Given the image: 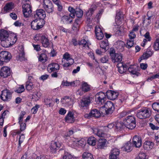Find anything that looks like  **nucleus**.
<instances>
[{
	"label": "nucleus",
	"mask_w": 159,
	"mask_h": 159,
	"mask_svg": "<svg viewBox=\"0 0 159 159\" xmlns=\"http://www.w3.org/2000/svg\"><path fill=\"white\" fill-rule=\"evenodd\" d=\"M43 6L46 12L49 14H52L54 11L53 5L50 0H43Z\"/></svg>",
	"instance_id": "obj_5"
},
{
	"label": "nucleus",
	"mask_w": 159,
	"mask_h": 159,
	"mask_svg": "<svg viewBox=\"0 0 159 159\" xmlns=\"http://www.w3.org/2000/svg\"><path fill=\"white\" fill-rule=\"evenodd\" d=\"M79 83V82L78 81L76 80L75 81L68 82L67 81H63L61 83V85L63 86H76Z\"/></svg>",
	"instance_id": "obj_30"
},
{
	"label": "nucleus",
	"mask_w": 159,
	"mask_h": 159,
	"mask_svg": "<svg viewBox=\"0 0 159 159\" xmlns=\"http://www.w3.org/2000/svg\"><path fill=\"white\" fill-rule=\"evenodd\" d=\"M41 96V93L39 92H38L33 95L32 98L34 99L35 100H38L40 98Z\"/></svg>",
	"instance_id": "obj_58"
},
{
	"label": "nucleus",
	"mask_w": 159,
	"mask_h": 159,
	"mask_svg": "<svg viewBox=\"0 0 159 159\" xmlns=\"http://www.w3.org/2000/svg\"><path fill=\"white\" fill-rule=\"evenodd\" d=\"M61 103L65 106H71L72 104V101L71 98L68 96H66L63 98L61 101Z\"/></svg>",
	"instance_id": "obj_23"
},
{
	"label": "nucleus",
	"mask_w": 159,
	"mask_h": 159,
	"mask_svg": "<svg viewBox=\"0 0 159 159\" xmlns=\"http://www.w3.org/2000/svg\"><path fill=\"white\" fill-rule=\"evenodd\" d=\"M100 47L104 49L105 52L108 50L109 49V45L107 39H105L100 43Z\"/></svg>",
	"instance_id": "obj_28"
},
{
	"label": "nucleus",
	"mask_w": 159,
	"mask_h": 159,
	"mask_svg": "<svg viewBox=\"0 0 159 159\" xmlns=\"http://www.w3.org/2000/svg\"><path fill=\"white\" fill-rule=\"evenodd\" d=\"M77 139H75L73 138L72 139L71 141L70 142V144L71 145L72 147H75L78 146V143L77 141H76V140H77Z\"/></svg>",
	"instance_id": "obj_59"
},
{
	"label": "nucleus",
	"mask_w": 159,
	"mask_h": 159,
	"mask_svg": "<svg viewBox=\"0 0 159 159\" xmlns=\"http://www.w3.org/2000/svg\"><path fill=\"white\" fill-rule=\"evenodd\" d=\"M125 46L124 42L120 40L117 41L114 44V46L120 52L123 51Z\"/></svg>",
	"instance_id": "obj_15"
},
{
	"label": "nucleus",
	"mask_w": 159,
	"mask_h": 159,
	"mask_svg": "<svg viewBox=\"0 0 159 159\" xmlns=\"http://www.w3.org/2000/svg\"><path fill=\"white\" fill-rule=\"evenodd\" d=\"M122 151L129 152L132 149V146L131 143L129 141L125 143L124 146L121 148Z\"/></svg>",
	"instance_id": "obj_27"
},
{
	"label": "nucleus",
	"mask_w": 159,
	"mask_h": 159,
	"mask_svg": "<svg viewBox=\"0 0 159 159\" xmlns=\"http://www.w3.org/2000/svg\"><path fill=\"white\" fill-rule=\"evenodd\" d=\"M138 159H146V155L143 152H140L139 154Z\"/></svg>",
	"instance_id": "obj_64"
},
{
	"label": "nucleus",
	"mask_w": 159,
	"mask_h": 159,
	"mask_svg": "<svg viewBox=\"0 0 159 159\" xmlns=\"http://www.w3.org/2000/svg\"><path fill=\"white\" fill-rule=\"evenodd\" d=\"M62 66L66 70L68 67L70 66L74 62V60L71 58L70 55L68 53H65L62 60Z\"/></svg>",
	"instance_id": "obj_2"
},
{
	"label": "nucleus",
	"mask_w": 159,
	"mask_h": 159,
	"mask_svg": "<svg viewBox=\"0 0 159 159\" xmlns=\"http://www.w3.org/2000/svg\"><path fill=\"white\" fill-rule=\"evenodd\" d=\"M106 100V95L103 92H100L96 95L95 101L98 104H102Z\"/></svg>",
	"instance_id": "obj_8"
},
{
	"label": "nucleus",
	"mask_w": 159,
	"mask_h": 159,
	"mask_svg": "<svg viewBox=\"0 0 159 159\" xmlns=\"http://www.w3.org/2000/svg\"><path fill=\"white\" fill-rule=\"evenodd\" d=\"M47 57L45 53L41 54L39 56V60L42 63H44L47 60Z\"/></svg>",
	"instance_id": "obj_40"
},
{
	"label": "nucleus",
	"mask_w": 159,
	"mask_h": 159,
	"mask_svg": "<svg viewBox=\"0 0 159 159\" xmlns=\"http://www.w3.org/2000/svg\"><path fill=\"white\" fill-rule=\"evenodd\" d=\"M138 69V67L136 65L131 66L128 68V71L133 75H138L139 73L137 72Z\"/></svg>",
	"instance_id": "obj_32"
},
{
	"label": "nucleus",
	"mask_w": 159,
	"mask_h": 159,
	"mask_svg": "<svg viewBox=\"0 0 159 159\" xmlns=\"http://www.w3.org/2000/svg\"><path fill=\"white\" fill-rule=\"evenodd\" d=\"M25 90L24 87L23 85H20V86L15 90L16 92L18 93H20L23 92Z\"/></svg>",
	"instance_id": "obj_60"
},
{
	"label": "nucleus",
	"mask_w": 159,
	"mask_h": 159,
	"mask_svg": "<svg viewBox=\"0 0 159 159\" xmlns=\"http://www.w3.org/2000/svg\"><path fill=\"white\" fill-rule=\"evenodd\" d=\"M22 8L24 16L26 17H29L32 12L31 6L29 4H24L22 6Z\"/></svg>",
	"instance_id": "obj_11"
},
{
	"label": "nucleus",
	"mask_w": 159,
	"mask_h": 159,
	"mask_svg": "<svg viewBox=\"0 0 159 159\" xmlns=\"http://www.w3.org/2000/svg\"><path fill=\"white\" fill-rule=\"evenodd\" d=\"M80 23V21L79 19H77L75 20L72 28L73 30L76 31L78 30Z\"/></svg>",
	"instance_id": "obj_37"
},
{
	"label": "nucleus",
	"mask_w": 159,
	"mask_h": 159,
	"mask_svg": "<svg viewBox=\"0 0 159 159\" xmlns=\"http://www.w3.org/2000/svg\"><path fill=\"white\" fill-rule=\"evenodd\" d=\"M63 159H74V158L70 154L67 152H66L64 154Z\"/></svg>",
	"instance_id": "obj_57"
},
{
	"label": "nucleus",
	"mask_w": 159,
	"mask_h": 159,
	"mask_svg": "<svg viewBox=\"0 0 159 159\" xmlns=\"http://www.w3.org/2000/svg\"><path fill=\"white\" fill-rule=\"evenodd\" d=\"M115 123L116 124L115 127L117 130L123 129L125 126V124L124 125L122 123L117 122V123Z\"/></svg>",
	"instance_id": "obj_52"
},
{
	"label": "nucleus",
	"mask_w": 159,
	"mask_h": 159,
	"mask_svg": "<svg viewBox=\"0 0 159 159\" xmlns=\"http://www.w3.org/2000/svg\"><path fill=\"white\" fill-rule=\"evenodd\" d=\"M105 128V127H101L102 129H100L96 128H94L93 129V132L99 137H104L106 135L102 131V129H104Z\"/></svg>",
	"instance_id": "obj_31"
},
{
	"label": "nucleus",
	"mask_w": 159,
	"mask_h": 159,
	"mask_svg": "<svg viewBox=\"0 0 159 159\" xmlns=\"http://www.w3.org/2000/svg\"><path fill=\"white\" fill-rule=\"evenodd\" d=\"M13 8V6L12 3L7 4L4 7V10L6 12H9Z\"/></svg>",
	"instance_id": "obj_43"
},
{
	"label": "nucleus",
	"mask_w": 159,
	"mask_h": 159,
	"mask_svg": "<svg viewBox=\"0 0 159 159\" xmlns=\"http://www.w3.org/2000/svg\"><path fill=\"white\" fill-rule=\"evenodd\" d=\"M153 47L154 49L156 50H159V38H157L154 43Z\"/></svg>",
	"instance_id": "obj_54"
},
{
	"label": "nucleus",
	"mask_w": 159,
	"mask_h": 159,
	"mask_svg": "<svg viewBox=\"0 0 159 159\" xmlns=\"http://www.w3.org/2000/svg\"><path fill=\"white\" fill-rule=\"evenodd\" d=\"M110 100H114L116 99L118 97L119 95L118 92L110 90Z\"/></svg>",
	"instance_id": "obj_38"
},
{
	"label": "nucleus",
	"mask_w": 159,
	"mask_h": 159,
	"mask_svg": "<svg viewBox=\"0 0 159 159\" xmlns=\"http://www.w3.org/2000/svg\"><path fill=\"white\" fill-rule=\"evenodd\" d=\"M119 25H117L113 28L114 32L117 36L122 35L123 34V28Z\"/></svg>",
	"instance_id": "obj_24"
},
{
	"label": "nucleus",
	"mask_w": 159,
	"mask_h": 159,
	"mask_svg": "<svg viewBox=\"0 0 159 159\" xmlns=\"http://www.w3.org/2000/svg\"><path fill=\"white\" fill-rule=\"evenodd\" d=\"M90 114H91L92 117L97 118L101 116L100 112L96 109H94L91 110L90 112Z\"/></svg>",
	"instance_id": "obj_36"
},
{
	"label": "nucleus",
	"mask_w": 159,
	"mask_h": 159,
	"mask_svg": "<svg viewBox=\"0 0 159 159\" xmlns=\"http://www.w3.org/2000/svg\"><path fill=\"white\" fill-rule=\"evenodd\" d=\"M11 58V54L6 51H2L0 53V60L5 62L9 61Z\"/></svg>",
	"instance_id": "obj_9"
},
{
	"label": "nucleus",
	"mask_w": 159,
	"mask_h": 159,
	"mask_svg": "<svg viewBox=\"0 0 159 159\" xmlns=\"http://www.w3.org/2000/svg\"><path fill=\"white\" fill-rule=\"evenodd\" d=\"M133 145L136 148H140L142 145V139L140 137L135 136L132 139Z\"/></svg>",
	"instance_id": "obj_16"
},
{
	"label": "nucleus",
	"mask_w": 159,
	"mask_h": 159,
	"mask_svg": "<svg viewBox=\"0 0 159 159\" xmlns=\"http://www.w3.org/2000/svg\"><path fill=\"white\" fill-rule=\"evenodd\" d=\"M34 16L38 17V19L43 20L46 16L45 12L43 9L37 10L36 11V14H34Z\"/></svg>",
	"instance_id": "obj_19"
},
{
	"label": "nucleus",
	"mask_w": 159,
	"mask_h": 159,
	"mask_svg": "<svg viewBox=\"0 0 159 159\" xmlns=\"http://www.w3.org/2000/svg\"><path fill=\"white\" fill-rule=\"evenodd\" d=\"M83 11L79 8H76L75 9V14H76L78 18H81L83 15Z\"/></svg>",
	"instance_id": "obj_45"
},
{
	"label": "nucleus",
	"mask_w": 159,
	"mask_h": 159,
	"mask_svg": "<svg viewBox=\"0 0 159 159\" xmlns=\"http://www.w3.org/2000/svg\"><path fill=\"white\" fill-rule=\"evenodd\" d=\"M43 20L36 19L31 22V27L34 30H38L43 27Z\"/></svg>",
	"instance_id": "obj_7"
},
{
	"label": "nucleus",
	"mask_w": 159,
	"mask_h": 159,
	"mask_svg": "<svg viewBox=\"0 0 159 159\" xmlns=\"http://www.w3.org/2000/svg\"><path fill=\"white\" fill-rule=\"evenodd\" d=\"M83 159H93L92 155L88 152H85L83 154Z\"/></svg>",
	"instance_id": "obj_46"
},
{
	"label": "nucleus",
	"mask_w": 159,
	"mask_h": 159,
	"mask_svg": "<svg viewBox=\"0 0 159 159\" xmlns=\"http://www.w3.org/2000/svg\"><path fill=\"white\" fill-rule=\"evenodd\" d=\"M153 54V52L150 49H148L144 52L141 57V60H144L148 59L151 57Z\"/></svg>",
	"instance_id": "obj_33"
},
{
	"label": "nucleus",
	"mask_w": 159,
	"mask_h": 159,
	"mask_svg": "<svg viewBox=\"0 0 159 159\" xmlns=\"http://www.w3.org/2000/svg\"><path fill=\"white\" fill-rule=\"evenodd\" d=\"M36 36V37L40 36L41 37V43L43 47L47 48L49 45L50 43L48 39V36L47 35L38 34H37Z\"/></svg>",
	"instance_id": "obj_12"
},
{
	"label": "nucleus",
	"mask_w": 159,
	"mask_h": 159,
	"mask_svg": "<svg viewBox=\"0 0 159 159\" xmlns=\"http://www.w3.org/2000/svg\"><path fill=\"white\" fill-rule=\"evenodd\" d=\"M76 141L77 142L78 146H80L82 147H84L86 143V141L84 139H81L79 140L77 139L76 140Z\"/></svg>",
	"instance_id": "obj_49"
},
{
	"label": "nucleus",
	"mask_w": 159,
	"mask_h": 159,
	"mask_svg": "<svg viewBox=\"0 0 159 159\" xmlns=\"http://www.w3.org/2000/svg\"><path fill=\"white\" fill-rule=\"evenodd\" d=\"M151 114V112L149 108H145L138 110L137 113V117L141 119L149 118Z\"/></svg>",
	"instance_id": "obj_3"
},
{
	"label": "nucleus",
	"mask_w": 159,
	"mask_h": 159,
	"mask_svg": "<svg viewBox=\"0 0 159 159\" xmlns=\"http://www.w3.org/2000/svg\"><path fill=\"white\" fill-rule=\"evenodd\" d=\"M154 146L153 143L151 141H145L143 144V148L145 150H150Z\"/></svg>",
	"instance_id": "obj_29"
},
{
	"label": "nucleus",
	"mask_w": 159,
	"mask_h": 159,
	"mask_svg": "<svg viewBox=\"0 0 159 159\" xmlns=\"http://www.w3.org/2000/svg\"><path fill=\"white\" fill-rule=\"evenodd\" d=\"M59 66L58 64L52 63L48 65L47 69L49 72H51L59 70Z\"/></svg>",
	"instance_id": "obj_21"
},
{
	"label": "nucleus",
	"mask_w": 159,
	"mask_h": 159,
	"mask_svg": "<svg viewBox=\"0 0 159 159\" xmlns=\"http://www.w3.org/2000/svg\"><path fill=\"white\" fill-rule=\"evenodd\" d=\"M0 39L2 46L8 48L16 42L17 35L9 31L2 29L0 30Z\"/></svg>",
	"instance_id": "obj_1"
},
{
	"label": "nucleus",
	"mask_w": 159,
	"mask_h": 159,
	"mask_svg": "<svg viewBox=\"0 0 159 159\" xmlns=\"http://www.w3.org/2000/svg\"><path fill=\"white\" fill-rule=\"evenodd\" d=\"M117 66L118 70L120 74H123L128 69V66L127 65L123 62H119L117 64Z\"/></svg>",
	"instance_id": "obj_17"
},
{
	"label": "nucleus",
	"mask_w": 159,
	"mask_h": 159,
	"mask_svg": "<svg viewBox=\"0 0 159 159\" xmlns=\"http://www.w3.org/2000/svg\"><path fill=\"white\" fill-rule=\"evenodd\" d=\"M66 122L69 123H72L75 121V117L73 113L71 111H69L67 113L65 118Z\"/></svg>",
	"instance_id": "obj_26"
},
{
	"label": "nucleus",
	"mask_w": 159,
	"mask_h": 159,
	"mask_svg": "<svg viewBox=\"0 0 159 159\" xmlns=\"http://www.w3.org/2000/svg\"><path fill=\"white\" fill-rule=\"evenodd\" d=\"M99 111L100 112L101 115H102V116H104V115L108 114L109 111L107 110V109L102 106L100 108Z\"/></svg>",
	"instance_id": "obj_47"
},
{
	"label": "nucleus",
	"mask_w": 159,
	"mask_h": 159,
	"mask_svg": "<svg viewBox=\"0 0 159 159\" xmlns=\"http://www.w3.org/2000/svg\"><path fill=\"white\" fill-rule=\"evenodd\" d=\"M52 99L47 98L44 99V102L45 104L47 105L48 107H52L53 104L52 103Z\"/></svg>",
	"instance_id": "obj_48"
},
{
	"label": "nucleus",
	"mask_w": 159,
	"mask_h": 159,
	"mask_svg": "<svg viewBox=\"0 0 159 159\" xmlns=\"http://www.w3.org/2000/svg\"><path fill=\"white\" fill-rule=\"evenodd\" d=\"M79 45L83 49H87L89 48V46L91 44L89 41L88 40H86L84 39H82L79 42Z\"/></svg>",
	"instance_id": "obj_25"
},
{
	"label": "nucleus",
	"mask_w": 159,
	"mask_h": 159,
	"mask_svg": "<svg viewBox=\"0 0 159 159\" xmlns=\"http://www.w3.org/2000/svg\"><path fill=\"white\" fill-rule=\"evenodd\" d=\"M39 107V106L38 105H36L31 109V112L33 114H36L38 111V108Z\"/></svg>",
	"instance_id": "obj_61"
},
{
	"label": "nucleus",
	"mask_w": 159,
	"mask_h": 159,
	"mask_svg": "<svg viewBox=\"0 0 159 159\" xmlns=\"http://www.w3.org/2000/svg\"><path fill=\"white\" fill-rule=\"evenodd\" d=\"M95 34L97 39L101 40L104 37L102 30L99 26H97L95 28Z\"/></svg>",
	"instance_id": "obj_18"
},
{
	"label": "nucleus",
	"mask_w": 159,
	"mask_h": 159,
	"mask_svg": "<svg viewBox=\"0 0 159 159\" xmlns=\"http://www.w3.org/2000/svg\"><path fill=\"white\" fill-rule=\"evenodd\" d=\"M11 93L9 90H4L2 91L0 98L3 101H9L11 99Z\"/></svg>",
	"instance_id": "obj_10"
},
{
	"label": "nucleus",
	"mask_w": 159,
	"mask_h": 159,
	"mask_svg": "<svg viewBox=\"0 0 159 159\" xmlns=\"http://www.w3.org/2000/svg\"><path fill=\"white\" fill-rule=\"evenodd\" d=\"M124 123L125 127L131 129H134L136 125L135 118L132 116H129L125 118Z\"/></svg>",
	"instance_id": "obj_4"
},
{
	"label": "nucleus",
	"mask_w": 159,
	"mask_h": 159,
	"mask_svg": "<svg viewBox=\"0 0 159 159\" xmlns=\"http://www.w3.org/2000/svg\"><path fill=\"white\" fill-rule=\"evenodd\" d=\"M124 15L122 12L119 11L116 13L115 18V22L116 25H120L123 20Z\"/></svg>",
	"instance_id": "obj_22"
},
{
	"label": "nucleus",
	"mask_w": 159,
	"mask_h": 159,
	"mask_svg": "<svg viewBox=\"0 0 159 159\" xmlns=\"http://www.w3.org/2000/svg\"><path fill=\"white\" fill-rule=\"evenodd\" d=\"M106 140L104 139H100L98 140V149H102L105 146Z\"/></svg>",
	"instance_id": "obj_35"
},
{
	"label": "nucleus",
	"mask_w": 159,
	"mask_h": 159,
	"mask_svg": "<svg viewBox=\"0 0 159 159\" xmlns=\"http://www.w3.org/2000/svg\"><path fill=\"white\" fill-rule=\"evenodd\" d=\"M152 107L154 110L159 112V102L153 103L152 104Z\"/></svg>",
	"instance_id": "obj_56"
},
{
	"label": "nucleus",
	"mask_w": 159,
	"mask_h": 159,
	"mask_svg": "<svg viewBox=\"0 0 159 159\" xmlns=\"http://www.w3.org/2000/svg\"><path fill=\"white\" fill-rule=\"evenodd\" d=\"M113 48H110V55L112 62L113 63L120 62L122 60V56L121 54L115 53Z\"/></svg>",
	"instance_id": "obj_6"
},
{
	"label": "nucleus",
	"mask_w": 159,
	"mask_h": 159,
	"mask_svg": "<svg viewBox=\"0 0 159 159\" xmlns=\"http://www.w3.org/2000/svg\"><path fill=\"white\" fill-rule=\"evenodd\" d=\"M25 139V136L24 134H22L19 135V146H20L21 144L24 141Z\"/></svg>",
	"instance_id": "obj_62"
},
{
	"label": "nucleus",
	"mask_w": 159,
	"mask_h": 159,
	"mask_svg": "<svg viewBox=\"0 0 159 159\" xmlns=\"http://www.w3.org/2000/svg\"><path fill=\"white\" fill-rule=\"evenodd\" d=\"M134 45V40L128 39L125 45V47L128 48H130L133 46Z\"/></svg>",
	"instance_id": "obj_53"
},
{
	"label": "nucleus",
	"mask_w": 159,
	"mask_h": 159,
	"mask_svg": "<svg viewBox=\"0 0 159 159\" xmlns=\"http://www.w3.org/2000/svg\"><path fill=\"white\" fill-rule=\"evenodd\" d=\"M25 114V112L24 111H22L20 114V116L18 118V120L19 124H20V123L21 122L22 120L23 117Z\"/></svg>",
	"instance_id": "obj_63"
},
{
	"label": "nucleus",
	"mask_w": 159,
	"mask_h": 159,
	"mask_svg": "<svg viewBox=\"0 0 159 159\" xmlns=\"http://www.w3.org/2000/svg\"><path fill=\"white\" fill-rule=\"evenodd\" d=\"M90 100L89 97L83 98L79 103V105L81 107H87L90 104Z\"/></svg>",
	"instance_id": "obj_20"
},
{
	"label": "nucleus",
	"mask_w": 159,
	"mask_h": 159,
	"mask_svg": "<svg viewBox=\"0 0 159 159\" xmlns=\"http://www.w3.org/2000/svg\"><path fill=\"white\" fill-rule=\"evenodd\" d=\"M68 10L70 12L69 14V16L72 18H74L75 9H74L72 7H68Z\"/></svg>",
	"instance_id": "obj_51"
},
{
	"label": "nucleus",
	"mask_w": 159,
	"mask_h": 159,
	"mask_svg": "<svg viewBox=\"0 0 159 159\" xmlns=\"http://www.w3.org/2000/svg\"><path fill=\"white\" fill-rule=\"evenodd\" d=\"M81 88L84 92H87L90 90V88L89 85L85 82L82 83Z\"/></svg>",
	"instance_id": "obj_39"
},
{
	"label": "nucleus",
	"mask_w": 159,
	"mask_h": 159,
	"mask_svg": "<svg viewBox=\"0 0 159 159\" xmlns=\"http://www.w3.org/2000/svg\"><path fill=\"white\" fill-rule=\"evenodd\" d=\"M18 59L20 61L25 60V53L23 51V48L22 47L21 48L20 52L19 53Z\"/></svg>",
	"instance_id": "obj_44"
},
{
	"label": "nucleus",
	"mask_w": 159,
	"mask_h": 159,
	"mask_svg": "<svg viewBox=\"0 0 159 159\" xmlns=\"http://www.w3.org/2000/svg\"><path fill=\"white\" fill-rule=\"evenodd\" d=\"M95 9V8H90L88 11L86 12L85 13V14L88 18H90V17L93 14Z\"/></svg>",
	"instance_id": "obj_50"
},
{
	"label": "nucleus",
	"mask_w": 159,
	"mask_h": 159,
	"mask_svg": "<svg viewBox=\"0 0 159 159\" xmlns=\"http://www.w3.org/2000/svg\"><path fill=\"white\" fill-rule=\"evenodd\" d=\"M96 141L95 137L92 136L90 137L87 140V143L90 145L94 146L96 145Z\"/></svg>",
	"instance_id": "obj_42"
},
{
	"label": "nucleus",
	"mask_w": 159,
	"mask_h": 159,
	"mask_svg": "<svg viewBox=\"0 0 159 159\" xmlns=\"http://www.w3.org/2000/svg\"><path fill=\"white\" fill-rule=\"evenodd\" d=\"M73 18L70 16H64L62 17L61 21L65 24H70L72 21Z\"/></svg>",
	"instance_id": "obj_34"
},
{
	"label": "nucleus",
	"mask_w": 159,
	"mask_h": 159,
	"mask_svg": "<svg viewBox=\"0 0 159 159\" xmlns=\"http://www.w3.org/2000/svg\"><path fill=\"white\" fill-rule=\"evenodd\" d=\"M120 152L117 148H112L110 154V159H120L119 156Z\"/></svg>",
	"instance_id": "obj_14"
},
{
	"label": "nucleus",
	"mask_w": 159,
	"mask_h": 159,
	"mask_svg": "<svg viewBox=\"0 0 159 159\" xmlns=\"http://www.w3.org/2000/svg\"><path fill=\"white\" fill-rule=\"evenodd\" d=\"M34 87V85L32 82L27 81L26 83L25 88L29 91L32 90Z\"/></svg>",
	"instance_id": "obj_41"
},
{
	"label": "nucleus",
	"mask_w": 159,
	"mask_h": 159,
	"mask_svg": "<svg viewBox=\"0 0 159 159\" xmlns=\"http://www.w3.org/2000/svg\"><path fill=\"white\" fill-rule=\"evenodd\" d=\"M73 134V131L71 130H69L68 132L65 134L64 137L66 139H69L70 136Z\"/></svg>",
	"instance_id": "obj_55"
},
{
	"label": "nucleus",
	"mask_w": 159,
	"mask_h": 159,
	"mask_svg": "<svg viewBox=\"0 0 159 159\" xmlns=\"http://www.w3.org/2000/svg\"><path fill=\"white\" fill-rule=\"evenodd\" d=\"M11 74L10 69L7 66L2 68L0 71V75L3 77L6 78L9 76Z\"/></svg>",
	"instance_id": "obj_13"
}]
</instances>
